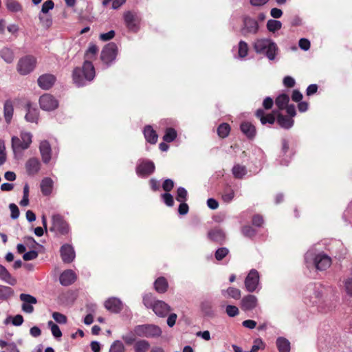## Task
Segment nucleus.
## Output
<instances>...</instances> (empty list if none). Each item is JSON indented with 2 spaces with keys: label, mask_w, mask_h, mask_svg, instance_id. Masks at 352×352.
Wrapping results in <instances>:
<instances>
[{
  "label": "nucleus",
  "mask_w": 352,
  "mask_h": 352,
  "mask_svg": "<svg viewBox=\"0 0 352 352\" xmlns=\"http://www.w3.org/2000/svg\"><path fill=\"white\" fill-rule=\"evenodd\" d=\"M304 302L315 307L320 312H326L331 308V302L326 295V289L320 284H310L304 292Z\"/></svg>",
  "instance_id": "nucleus-1"
},
{
  "label": "nucleus",
  "mask_w": 352,
  "mask_h": 352,
  "mask_svg": "<svg viewBox=\"0 0 352 352\" xmlns=\"http://www.w3.org/2000/svg\"><path fill=\"white\" fill-rule=\"evenodd\" d=\"M305 262L308 268L315 267L317 270L324 271L331 265V258L324 252H316L309 250L305 255Z\"/></svg>",
  "instance_id": "nucleus-2"
},
{
  "label": "nucleus",
  "mask_w": 352,
  "mask_h": 352,
  "mask_svg": "<svg viewBox=\"0 0 352 352\" xmlns=\"http://www.w3.org/2000/svg\"><path fill=\"white\" fill-rule=\"evenodd\" d=\"M73 81L78 87H82L95 77V69L91 62L85 60L82 69L76 67L73 72Z\"/></svg>",
  "instance_id": "nucleus-3"
},
{
  "label": "nucleus",
  "mask_w": 352,
  "mask_h": 352,
  "mask_svg": "<svg viewBox=\"0 0 352 352\" xmlns=\"http://www.w3.org/2000/svg\"><path fill=\"white\" fill-rule=\"evenodd\" d=\"M256 116L259 118L262 124L267 123L272 124L275 122V117H277V122L284 129H289L294 125V120L292 118H288L279 113L278 111H274L272 113H269L265 116L263 109H258L256 112Z\"/></svg>",
  "instance_id": "nucleus-4"
},
{
  "label": "nucleus",
  "mask_w": 352,
  "mask_h": 352,
  "mask_svg": "<svg viewBox=\"0 0 352 352\" xmlns=\"http://www.w3.org/2000/svg\"><path fill=\"white\" fill-rule=\"evenodd\" d=\"M32 138L33 135L28 131H21L19 137L13 136L12 138V149L14 157H21L23 151L30 148L32 142Z\"/></svg>",
  "instance_id": "nucleus-5"
},
{
  "label": "nucleus",
  "mask_w": 352,
  "mask_h": 352,
  "mask_svg": "<svg viewBox=\"0 0 352 352\" xmlns=\"http://www.w3.org/2000/svg\"><path fill=\"white\" fill-rule=\"evenodd\" d=\"M253 47L256 53L265 55L270 60H274L277 54V45L270 38H257L254 42Z\"/></svg>",
  "instance_id": "nucleus-6"
},
{
  "label": "nucleus",
  "mask_w": 352,
  "mask_h": 352,
  "mask_svg": "<svg viewBox=\"0 0 352 352\" xmlns=\"http://www.w3.org/2000/svg\"><path fill=\"white\" fill-rule=\"evenodd\" d=\"M143 303L147 308H151L160 317H165L171 310L170 307L165 302L156 300L151 294L143 297Z\"/></svg>",
  "instance_id": "nucleus-7"
},
{
  "label": "nucleus",
  "mask_w": 352,
  "mask_h": 352,
  "mask_svg": "<svg viewBox=\"0 0 352 352\" xmlns=\"http://www.w3.org/2000/svg\"><path fill=\"white\" fill-rule=\"evenodd\" d=\"M134 333L138 337L156 338L161 336L162 331L160 327L153 324H139L134 327Z\"/></svg>",
  "instance_id": "nucleus-8"
},
{
  "label": "nucleus",
  "mask_w": 352,
  "mask_h": 352,
  "mask_svg": "<svg viewBox=\"0 0 352 352\" xmlns=\"http://www.w3.org/2000/svg\"><path fill=\"white\" fill-rule=\"evenodd\" d=\"M37 63L36 58L28 55L21 58L17 63V72L23 76L28 75L31 73L36 67Z\"/></svg>",
  "instance_id": "nucleus-9"
},
{
  "label": "nucleus",
  "mask_w": 352,
  "mask_h": 352,
  "mask_svg": "<svg viewBox=\"0 0 352 352\" xmlns=\"http://www.w3.org/2000/svg\"><path fill=\"white\" fill-rule=\"evenodd\" d=\"M124 21L126 28L131 32H136L140 28L141 17L134 11H126L123 14Z\"/></svg>",
  "instance_id": "nucleus-10"
},
{
  "label": "nucleus",
  "mask_w": 352,
  "mask_h": 352,
  "mask_svg": "<svg viewBox=\"0 0 352 352\" xmlns=\"http://www.w3.org/2000/svg\"><path fill=\"white\" fill-rule=\"evenodd\" d=\"M118 54V47L114 43H109L104 46L101 52V60L102 62L109 65L116 58Z\"/></svg>",
  "instance_id": "nucleus-11"
},
{
  "label": "nucleus",
  "mask_w": 352,
  "mask_h": 352,
  "mask_svg": "<svg viewBox=\"0 0 352 352\" xmlns=\"http://www.w3.org/2000/svg\"><path fill=\"white\" fill-rule=\"evenodd\" d=\"M39 104L41 109L52 111L58 107V101L51 94H45L39 98Z\"/></svg>",
  "instance_id": "nucleus-12"
},
{
  "label": "nucleus",
  "mask_w": 352,
  "mask_h": 352,
  "mask_svg": "<svg viewBox=\"0 0 352 352\" xmlns=\"http://www.w3.org/2000/svg\"><path fill=\"white\" fill-rule=\"evenodd\" d=\"M155 168L153 162L146 160H140L136 167V173L140 177H148L154 172Z\"/></svg>",
  "instance_id": "nucleus-13"
},
{
  "label": "nucleus",
  "mask_w": 352,
  "mask_h": 352,
  "mask_svg": "<svg viewBox=\"0 0 352 352\" xmlns=\"http://www.w3.org/2000/svg\"><path fill=\"white\" fill-rule=\"evenodd\" d=\"M259 284V274L257 270L252 269L245 279V287L248 292H254Z\"/></svg>",
  "instance_id": "nucleus-14"
},
{
  "label": "nucleus",
  "mask_w": 352,
  "mask_h": 352,
  "mask_svg": "<svg viewBox=\"0 0 352 352\" xmlns=\"http://www.w3.org/2000/svg\"><path fill=\"white\" fill-rule=\"evenodd\" d=\"M258 30V23L256 20L250 16L243 19V27L241 29V34L247 36L249 34H256Z\"/></svg>",
  "instance_id": "nucleus-15"
},
{
  "label": "nucleus",
  "mask_w": 352,
  "mask_h": 352,
  "mask_svg": "<svg viewBox=\"0 0 352 352\" xmlns=\"http://www.w3.org/2000/svg\"><path fill=\"white\" fill-rule=\"evenodd\" d=\"M52 230H56L63 234L69 232V226L60 214H54L52 217Z\"/></svg>",
  "instance_id": "nucleus-16"
},
{
  "label": "nucleus",
  "mask_w": 352,
  "mask_h": 352,
  "mask_svg": "<svg viewBox=\"0 0 352 352\" xmlns=\"http://www.w3.org/2000/svg\"><path fill=\"white\" fill-rule=\"evenodd\" d=\"M20 300L23 301L22 310L24 312L31 314L34 311L33 305L37 302L35 297L30 294H21L20 295Z\"/></svg>",
  "instance_id": "nucleus-17"
},
{
  "label": "nucleus",
  "mask_w": 352,
  "mask_h": 352,
  "mask_svg": "<svg viewBox=\"0 0 352 352\" xmlns=\"http://www.w3.org/2000/svg\"><path fill=\"white\" fill-rule=\"evenodd\" d=\"M39 151L43 162L44 164L49 163L52 158V148L48 141H41L39 144Z\"/></svg>",
  "instance_id": "nucleus-18"
},
{
  "label": "nucleus",
  "mask_w": 352,
  "mask_h": 352,
  "mask_svg": "<svg viewBox=\"0 0 352 352\" xmlns=\"http://www.w3.org/2000/svg\"><path fill=\"white\" fill-rule=\"evenodd\" d=\"M56 81V77L50 74H45L40 76L37 80L38 85L45 90L50 89Z\"/></svg>",
  "instance_id": "nucleus-19"
},
{
  "label": "nucleus",
  "mask_w": 352,
  "mask_h": 352,
  "mask_svg": "<svg viewBox=\"0 0 352 352\" xmlns=\"http://www.w3.org/2000/svg\"><path fill=\"white\" fill-rule=\"evenodd\" d=\"M104 307L109 311L117 314L123 309V304L119 298L112 297L105 301Z\"/></svg>",
  "instance_id": "nucleus-20"
},
{
  "label": "nucleus",
  "mask_w": 352,
  "mask_h": 352,
  "mask_svg": "<svg viewBox=\"0 0 352 352\" xmlns=\"http://www.w3.org/2000/svg\"><path fill=\"white\" fill-rule=\"evenodd\" d=\"M60 256L64 263H71L75 258L73 247L68 244L63 245L60 248Z\"/></svg>",
  "instance_id": "nucleus-21"
},
{
  "label": "nucleus",
  "mask_w": 352,
  "mask_h": 352,
  "mask_svg": "<svg viewBox=\"0 0 352 352\" xmlns=\"http://www.w3.org/2000/svg\"><path fill=\"white\" fill-rule=\"evenodd\" d=\"M258 305L257 297L254 295H247L241 300V308L244 311H250L256 307Z\"/></svg>",
  "instance_id": "nucleus-22"
},
{
  "label": "nucleus",
  "mask_w": 352,
  "mask_h": 352,
  "mask_svg": "<svg viewBox=\"0 0 352 352\" xmlns=\"http://www.w3.org/2000/svg\"><path fill=\"white\" fill-rule=\"evenodd\" d=\"M26 114L25 119L27 122L31 123L38 124L39 119V111L38 110L31 106L30 104H28L26 107Z\"/></svg>",
  "instance_id": "nucleus-23"
},
{
  "label": "nucleus",
  "mask_w": 352,
  "mask_h": 352,
  "mask_svg": "<svg viewBox=\"0 0 352 352\" xmlns=\"http://www.w3.org/2000/svg\"><path fill=\"white\" fill-rule=\"evenodd\" d=\"M200 310L202 314L208 317H212L214 316V310L213 308V303L211 300L203 299L200 302Z\"/></svg>",
  "instance_id": "nucleus-24"
},
{
  "label": "nucleus",
  "mask_w": 352,
  "mask_h": 352,
  "mask_svg": "<svg viewBox=\"0 0 352 352\" xmlns=\"http://www.w3.org/2000/svg\"><path fill=\"white\" fill-rule=\"evenodd\" d=\"M208 237L212 241L222 243L226 239V234L221 229L217 228L208 232Z\"/></svg>",
  "instance_id": "nucleus-25"
},
{
  "label": "nucleus",
  "mask_w": 352,
  "mask_h": 352,
  "mask_svg": "<svg viewBox=\"0 0 352 352\" xmlns=\"http://www.w3.org/2000/svg\"><path fill=\"white\" fill-rule=\"evenodd\" d=\"M25 168L29 175H35L40 170L41 162L37 158L31 157L26 162Z\"/></svg>",
  "instance_id": "nucleus-26"
},
{
  "label": "nucleus",
  "mask_w": 352,
  "mask_h": 352,
  "mask_svg": "<svg viewBox=\"0 0 352 352\" xmlns=\"http://www.w3.org/2000/svg\"><path fill=\"white\" fill-rule=\"evenodd\" d=\"M75 279L76 274L72 270H65L60 276V283L65 286L71 285Z\"/></svg>",
  "instance_id": "nucleus-27"
},
{
  "label": "nucleus",
  "mask_w": 352,
  "mask_h": 352,
  "mask_svg": "<svg viewBox=\"0 0 352 352\" xmlns=\"http://www.w3.org/2000/svg\"><path fill=\"white\" fill-rule=\"evenodd\" d=\"M144 135L146 140L151 144H155L157 141V134L150 125L144 127Z\"/></svg>",
  "instance_id": "nucleus-28"
},
{
  "label": "nucleus",
  "mask_w": 352,
  "mask_h": 352,
  "mask_svg": "<svg viewBox=\"0 0 352 352\" xmlns=\"http://www.w3.org/2000/svg\"><path fill=\"white\" fill-rule=\"evenodd\" d=\"M14 113V107L12 101L6 100L3 105V116L6 122L9 124L12 118Z\"/></svg>",
  "instance_id": "nucleus-29"
},
{
  "label": "nucleus",
  "mask_w": 352,
  "mask_h": 352,
  "mask_svg": "<svg viewBox=\"0 0 352 352\" xmlns=\"http://www.w3.org/2000/svg\"><path fill=\"white\" fill-rule=\"evenodd\" d=\"M276 344L279 352H289L291 349L290 342L284 337H278Z\"/></svg>",
  "instance_id": "nucleus-30"
},
{
  "label": "nucleus",
  "mask_w": 352,
  "mask_h": 352,
  "mask_svg": "<svg viewBox=\"0 0 352 352\" xmlns=\"http://www.w3.org/2000/svg\"><path fill=\"white\" fill-rule=\"evenodd\" d=\"M241 130L248 138H252L255 136V126L250 122H245L241 124Z\"/></svg>",
  "instance_id": "nucleus-31"
},
{
  "label": "nucleus",
  "mask_w": 352,
  "mask_h": 352,
  "mask_svg": "<svg viewBox=\"0 0 352 352\" xmlns=\"http://www.w3.org/2000/svg\"><path fill=\"white\" fill-rule=\"evenodd\" d=\"M53 188V181L50 177H45L41 182V190L44 195H49Z\"/></svg>",
  "instance_id": "nucleus-32"
},
{
  "label": "nucleus",
  "mask_w": 352,
  "mask_h": 352,
  "mask_svg": "<svg viewBox=\"0 0 352 352\" xmlns=\"http://www.w3.org/2000/svg\"><path fill=\"white\" fill-rule=\"evenodd\" d=\"M168 282L164 277L157 278L154 283L155 289L157 292L163 294L166 292L168 289Z\"/></svg>",
  "instance_id": "nucleus-33"
},
{
  "label": "nucleus",
  "mask_w": 352,
  "mask_h": 352,
  "mask_svg": "<svg viewBox=\"0 0 352 352\" xmlns=\"http://www.w3.org/2000/svg\"><path fill=\"white\" fill-rule=\"evenodd\" d=\"M221 294L225 297H230L235 300L240 299L241 296V291L239 289L232 287H230L227 289L222 290Z\"/></svg>",
  "instance_id": "nucleus-34"
},
{
  "label": "nucleus",
  "mask_w": 352,
  "mask_h": 352,
  "mask_svg": "<svg viewBox=\"0 0 352 352\" xmlns=\"http://www.w3.org/2000/svg\"><path fill=\"white\" fill-rule=\"evenodd\" d=\"M0 279L12 285L16 283V279L12 278L6 268L1 265H0Z\"/></svg>",
  "instance_id": "nucleus-35"
},
{
  "label": "nucleus",
  "mask_w": 352,
  "mask_h": 352,
  "mask_svg": "<svg viewBox=\"0 0 352 352\" xmlns=\"http://www.w3.org/2000/svg\"><path fill=\"white\" fill-rule=\"evenodd\" d=\"M150 343L146 340H139L134 343L135 352H147L150 349Z\"/></svg>",
  "instance_id": "nucleus-36"
},
{
  "label": "nucleus",
  "mask_w": 352,
  "mask_h": 352,
  "mask_svg": "<svg viewBox=\"0 0 352 352\" xmlns=\"http://www.w3.org/2000/svg\"><path fill=\"white\" fill-rule=\"evenodd\" d=\"M0 56L7 63H11L14 60V54L13 51L8 47H3L0 50Z\"/></svg>",
  "instance_id": "nucleus-37"
},
{
  "label": "nucleus",
  "mask_w": 352,
  "mask_h": 352,
  "mask_svg": "<svg viewBox=\"0 0 352 352\" xmlns=\"http://www.w3.org/2000/svg\"><path fill=\"white\" fill-rule=\"evenodd\" d=\"M289 98L288 95L285 94H283L279 95L275 101L276 105L277 107L280 109H284L287 106V104L289 102Z\"/></svg>",
  "instance_id": "nucleus-38"
},
{
  "label": "nucleus",
  "mask_w": 352,
  "mask_h": 352,
  "mask_svg": "<svg viewBox=\"0 0 352 352\" xmlns=\"http://www.w3.org/2000/svg\"><path fill=\"white\" fill-rule=\"evenodd\" d=\"M232 171L234 177L237 179H241L247 173L245 166L240 164L234 165Z\"/></svg>",
  "instance_id": "nucleus-39"
},
{
  "label": "nucleus",
  "mask_w": 352,
  "mask_h": 352,
  "mask_svg": "<svg viewBox=\"0 0 352 352\" xmlns=\"http://www.w3.org/2000/svg\"><path fill=\"white\" fill-rule=\"evenodd\" d=\"M13 293L11 287L0 285V301L6 300L12 296Z\"/></svg>",
  "instance_id": "nucleus-40"
},
{
  "label": "nucleus",
  "mask_w": 352,
  "mask_h": 352,
  "mask_svg": "<svg viewBox=\"0 0 352 352\" xmlns=\"http://www.w3.org/2000/svg\"><path fill=\"white\" fill-rule=\"evenodd\" d=\"M11 322L14 326H21L23 322V318L21 315L17 314L15 316H8L4 321V324H8Z\"/></svg>",
  "instance_id": "nucleus-41"
},
{
  "label": "nucleus",
  "mask_w": 352,
  "mask_h": 352,
  "mask_svg": "<svg viewBox=\"0 0 352 352\" xmlns=\"http://www.w3.org/2000/svg\"><path fill=\"white\" fill-rule=\"evenodd\" d=\"M266 26L270 32H275L282 28V23L279 21L270 19L267 21Z\"/></svg>",
  "instance_id": "nucleus-42"
},
{
  "label": "nucleus",
  "mask_w": 352,
  "mask_h": 352,
  "mask_svg": "<svg viewBox=\"0 0 352 352\" xmlns=\"http://www.w3.org/2000/svg\"><path fill=\"white\" fill-rule=\"evenodd\" d=\"M177 131L173 128H167L163 137V140L166 142H173L177 137Z\"/></svg>",
  "instance_id": "nucleus-43"
},
{
  "label": "nucleus",
  "mask_w": 352,
  "mask_h": 352,
  "mask_svg": "<svg viewBox=\"0 0 352 352\" xmlns=\"http://www.w3.org/2000/svg\"><path fill=\"white\" fill-rule=\"evenodd\" d=\"M230 131V125L227 123L221 124L217 129V133L220 138H226Z\"/></svg>",
  "instance_id": "nucleus-44"
},
{
  "label": "nucleus",
  "mask_w": 352,
  "mask_h": 352,
  "mask_svg": "<svg viewBox=\"0 0 352 352\" xmlns=\"http://www.w3.org/2000/svg\"><path fill=\"white\" fill-rule=\"evenodd\" d=\"M6 7L13 12H17L22 10L21 4L15 0H6Z\"/></svg>",
  "instance_id": "nucleus-45"
},
{
  "label": "nucleus",
  "mask_w": 352,
  "mask_h": 352,
  "mask_svg": "<svg viewBox=\"0 0 352 352\" xmlns=\"http://www.w3.org/2000/svg\"><path fill=\"white\" fill-rule=\"evenodd\" d=\"M344 285L347 294L352 296V267L349 270V276L344 280Z\"/></svg>",
  "instance_id": "nucleus-46"
},
{
  "label": "nucleus",
  "mask_w": 352,
  "mask_h": 352,
  "mask_svg": "<svg viewBox=\"0 0 352 352\" xmlns=\"http://www.w3.org/2000/svg\"><path fill=\"white\" fill-rule=\"evenodd\" d=\"M248 52V45L247 43L241 41L238 46V56L241 58L245 57Z\"/></svg>",
  "instance_id": "nucleus-47"
},
{
  "label": "nucleus",
  "mask_w": 352,
  "mask_h": 352,
  "mask_svg": "<svg viewBox=\"0 0 352 352\" xmlns=\"http://www.w3.org/2000/svg\"><path fill=\"white\" fill-rule=\"evenodd\" d=\"M38 19L41 25L45 29L50 28L52 25V19L50 16H43L41 14H39Z\"/></svg>",
  "instance_id": "nucleus-48"
},
{
  "label": "nucleus",
  "mask_w": 352,
  "mask_h": 352,
  "mask_svg": "<svg viewBox=\"0 0 352 352\" xmlns=\"http://www.w3.org/2000/svg\"><path fill=\"white\" fill-rule=\"evenodd\" d=\"M48 327L50 328L51 331L54 337L56 338H60L62 336V332L57 324L54 323L52 321H49Z\"/></svg>",
  "instance_id": "nucleus-49"
},
{
  "label": "nucleus",
  "mask_w": 352,
  "mask_h": 352,
  "mask_svg": "<svg viewBox=\"0 0 352 352\" xmlns=\"http://www.w3.org/2000/svg\"><path fill=\"white\" fill-rule=\"evenodd\" d=\"M109 352H124V346L120 340L114 341L110 346Z\"/></svg>",
  "instance_id": "nucleus-50"
},
{
  "label": "nucleus",
  "mask_w": 352,
  "mask_h": 352,
  "mask_svg": "<svg viewBox=\"0 0 352 352\" xmlns=\"http://www.w3.org/2000/svg\"><path fill=\"white\" fill-rule=\"evenodd\" d=\"M187 195V190L184 188H178L176 197L177 201L179 202H185L186 201Z\"/></svg>",
  "instance_id": "nucleus-51"
},
{
  "label": "nucleus",
  "mask_w": 352,
  "mask_h": 352,
  "mask_svg": "<svg viewBox=\"0 0 352 352\" xmlns=\"http://www.w3.org/2000/svg\"><path fill=\"white\" fill-rule=\"evenodd\" d=\"M234 197V191L231 188H227L222 194V199L225 202H230Z\"/></svg>",
  "instance_id": "nucleus-52"
},
{
  "label": "nucleus",
  "mask_w": 352,
  "mask_h": 352,
  "mask_svg": "<svg viewBox=\"0 0 352 352\" xmlns=\"http://www.w3.org/2000/svg\"><path fill=\"white\" fill-rule=\"evenodd\" d=\"M135 336H137L134 333V330H133V332H129L125 335H123L122 336V338L126 344H131L136 342Z\"/></svg>",
  "instance_id": "nucleus-53"
},
{
  "label": "nucleus",
  "mask_w": 352,
  "mask_h": 352,
  "mask_svg": "<svg viewBox=\"0 0 352 352\" xmlns=\"http://www.w3.org/2000/svg\"><path fill=\"white\" fill-rule=\"evenodd\" d=\"M54 7V1L52 0H47L43 3L41 12L43 14H47L50 10H52Z\"/></svg>",
  "instance_id": "nucleus-54"
},
{
  "label": "nucleus",
  "mask_w": 352,
  "mask_h": 352,
  "mask_svg": "<svg viewBox=\"0 0 352 352\" xmlns=\"http://www.w3.org/2000/svg\"><path fill=\"white\" fill-rule=\"evenodd\" d=\"M229 251L226 248H219L215 252V258L218 261L222 260L228 254Z\"/></svg>",
  "instance_id": "nucleus-55"
},
{
  "label": "nucleus",
  "mask_w": 352,
  "mask_h": 352,
  "mask_svg": "<svg viewBox=\"0 0 352 352\" xmlns=\"http://www.w3.org/2000/svg\"><path fill=\"white\" fill-rule=\"evenodd\" d=\"M226 312L230 317H234L239 313V309L234 305H228L226 308Z\"/></svg>",
  "instance_id": "nucleus-56"
},
{
  "label": "nucleus",
  "mask_w": 352,
  "mask_h": 352,
  "mask_svg": "<svg viewBox=\"0 0 352 352\" xmlns=\"http://www.w3.org/2000/svg\"><path fill=\"white\" fill-rule=\"evenodd\" d=\"M52 317L56 322L60 324H65L67 322V317L59 312H54Z\"/></svg>",
  "instance_id": "nucleus-57"
},
{
  "label": "nucleus",
  "mask_w": 352,
  "mask_h": 352,
  "mask_svg": "<svg viewBox=\"0 0 352 352\" xmlns=\"http://www.w3.org/2000/svg\"><path fill=\"white\" fill-rule=\"evenodd\" d=\"M9 208L11 212V218L12 219H16L19 217V210L18 206L14 204H10L9 205Z\"/></svg>",
  "instance_id": "nucleus-58"
},
{
  "label": "nucleus",
  "mask_w": 352,
  "mask_h": 352,
  "mask_svg": "<svg viewBox=\"0 0 352 352\" xmlns=\"http://www.w3.org/2000/svg\"><path fill=\"white\" fill-rule=\"evenodd\" d=\"M242 232L244 236L248 237H252L255 234L256 231L251 226H246L243 228Z\"/></svg>",
  "instance_id": "nucleus-59"
},
{
  "label": "nucleus",
  "mask_w": 352,
  "mask_h": 352,
  "mask_svg": "<svg viewBox=\"0 0 352 352\" xmlns=\"http://www.w3.org/2000/svg\"><path fill=\"white\" fill-rule=\"evenodd\" d=\"M162 197L166 205H167L168 206H173L174 200L173 196L170 194L164 193L162 195Z\"/></svg>",
  "instance_id": "nucleus-60"
},
{
  "label": "nucleus",
  "mask_w": 352,
  "mask_h": 352,
  "mask_svg": "<svg viewBox=\"0 0 352 352\" xmlns=\"http://www.w3.org/2000/svg\"><path fill=\"white\" fill-rule=\"evenodd\" d=\"M38 252L35 250H31L25 253L23 256V258L25 261H31L35 259L38 256Z\"/></svg>",
  "instance_id": "nucleus-61"
},
{
  "label": "nucleus",
  "mask_w": 352,
  "mask_h": 352,
  "mask_svg": "<svg viewBox=\"0 0 352 352\" xmlns=\"http://www.w3.org/2000/svg\"><path fill=\"white\" fill-rule=\"evenodd\" d=\"M115 31L110 30L107 33H103L100 35V39L102 41H107L112 39L115 36Z\"/></svg>",
  "instance_id": "nucleus-62"
},
{
  "label": "nucleus",
  "mask_w": 352,
  "mask_h": 352,
  "mask_svg": "<svg viewBox=\"0 0 352 352\" xmlns=\"http://www.w3.org/2000/svg\"><path fill=\"white\" fill-rule=\"evenodd\" d=\"M173 186L174 182L170 179H166L162 184V188L166 192L170 191L173 189Z\"/></svg>",
  "instance_id": "nucleus-63"
},
{
  "label": "nucleus",
  "mask_w": 352,
  "mask_h": 352,
  "mask_svg": "<svg viewBox=\"0 0 352 352\" xmlns=\"http://www.w3.org/2000/svg\"><path fill=\"white\" fill-rule=\"evenodd\" d=\"M299 47L305 51L308 50L310 47L309 41L306 38H300L299 41Z\"/></svg>",
  "instance_id": "nucleus-64"
}]
</instances>
